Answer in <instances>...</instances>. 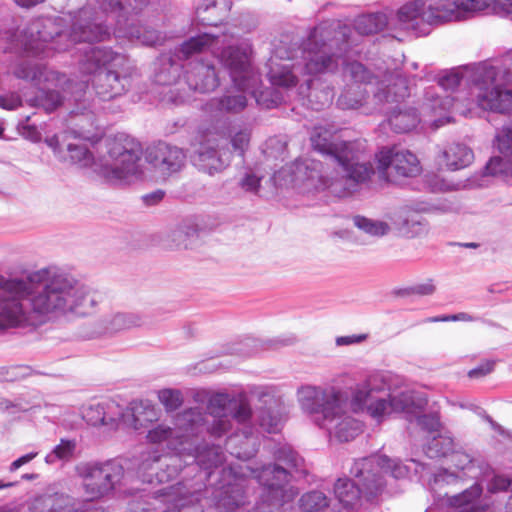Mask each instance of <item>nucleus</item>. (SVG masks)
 <instances>
[{
    "instance_id": "f257e3e1",
    "label": "nucleus",
    "mask_w": 512,
    "mask_h": 512,
    "mask_svg": "<svg viewBox=\"0 0 512 512\" xmlns=\"http://www.w3.org/2000/svg\"><path fill=\"white\" fill-rule=\"evenodd\" d=\"M352 30L347 26L334 27L326 23L316 26L302 44V64H278L270 60L268 77L275 87L291 88L297 84L295 70L303 69L306 74L334 73L339 64L345 68L354 81L337 100L341 109H357L362 106L368 93H373L375 109L386 112L383 106L398 103L409 95L407 79L399 73H389L375 84L367 69L359 62L349 63L346 54L352 47Z\"/></svg>"
},
{
    "instance_id": "f03ea898",
    "label": "nucleus",
    "mask_w": 512,
    "mask_h": 512,
    "mask_svg": "<svg viewBox=\"0 0 512 512\" xmlns=\"http://www.w3.org/2000/svg\"><path fill=\"white\" fill-rule=\"evenodd\" d=\"M100 11L90 5L80 9L74 16L69 15L70 27L62 29L64 18L35 19L25 28L15 32L6 31L2 38L6 40V50L23 53L27 57L45 58L55 51H65L70 44L77 42H102L110 38L108 19L114 18V34L118 38H127L131 42L153 46L160 42L159 33L150 28L135 26L129 18L130 11L137 14L147 0H97Z\"/></svg>"
},
{
    "instance_id": "7ed1b4c3",
    "label": "nucleus",
    "mask_w": 512,
    "mask_h": 512,
    "mask_svg": "<svg viewBox=\"0 0 512 512\" xmlns=\"http://www.w3.org/2000/svg\"><path fill=\"white\" fill-rule=\"evenodd\" d=\"M98 297L86 285L56 268L35 271L25 279H0V328L38 326L73 313L89 314Z\"/></svg>"
},
{
    "instance_id": "20e7f679",
    "label": "nucleus",
    "mask_w": 512,
    "mask_h": 512,
    "mask_svg": "<svg viewBox=\"0 0 512 512\" xmlns=\"http://www.w3.org/2000/svg\"><path fill=\"white\" fill-rule=\"evenodd\" d=\"M234 35L227 31L221 33L205 32L196 37H191L184 42L177 54L179 59H188L194 53L210 49L213 53L223 48L218 57L221 64L229 71L235 88L238 90L227 91L222 97L211 99L206 104L208 112H220L236 114L243 111L247 106L245 92H250L257 103L265 108H272L283 101V97L272 88L257 91L255 86L259 77L251 64L252 49L248 43H241L233 46Z\"/></svg>"
},
{
    "instance_id": "39448f33",
    "label": "nucleus",
    "mask_w": 512,
    "mask_h": 512,
    "mask_svg": "<svg viewBox=\"0 0 512 512\" xmlns=\"http://www.w3.org/2000/svg\"><path fill=\"white\" fill-rule=\"evenodd\" d=\"M314 150L329 157L335 176L323 171L320 161L305 159L296 163V178L309 182L315 189L332 187L335 182L346 180L354 183L368 181L374 174L372 163L366 158L364 144L360 141H343L333 126L317 125L310 136Z\"/></svg>"
},
{
    "instance_id": "423d86ee",
    "label": "nucleus",
    "mask_w": 512,
    "mask_h": 512,
    "mask_svg": "<svg viewBox=\"0 0 512 512\" xmlns=\"http://www.w3.org/2000/svg\"><path fill=\"white\" fill-rule=\"evenodd\" d=\"M297 397L317 425L339 441H350L362 432V424L345 411L347 397L342 391L306 385L298 389Z\"/></svg>"
},
{
    "instance_id": "0eeeda50",
    "label": "nucleus",
    "mask_w": 512,
    "mask_h": 512,
    "mask_svg": "<svg viewBox=\"0 0 512 512\" xmlns=\"http://www.w3.org/2000/svg\"><path fill=\"white\" fill-rule=\"evenodd\" d=\"M390 376L383 373L370 375L352 392L351 406L355 411H366L377 422L392 413L412 412L414 396L410 391H391Z\"/></svg>"
},
{
    "instance_id": "6e6552de",
    "label": "nucleus",
    "mask_w": 512,
    "mask_h": 512,
    "mask_svg": "<svg viewBox=\"0 0 512 512\" xmlns=\"http://www.w3.org/2000/svg\"><path fill=\"white\" fill-rule=\"evenodd\" d=\"M125 55L107 47H89L79 62L83 73L93 74V87L103 100L123 95L130 84Z\"/></svg>"
},
{
    "instance_id": "1a4fd4ad",
    "label": "nucleus",
    "mask_w": 512,
    "mask_h": 512,
    "mask_svg": "<svg viewBox=\"0 0 512 512\" xmlns=\"http://www.w3.org/2000/svg\"><path fill=\"white\" fill-rule=\"evenodd\" d=\"M501 6L500 0H415L400 8L398 18L406 28H414L419 21L438 24L458 19L461 12L489 9L500 14Z\"/></svg>"
},
{
    "instance_id": "9d476101",
    "label": "nucleus",
    "mask_w": 512,
    "mask_h": 512,
    "mask_svg": "<svg viewBox=\"0 0 512 512\" xmlns=\"http://www.w3.org/2000/svg\"><path fill=\"white\" fill-rule=\"evenodd\" d=\"M106 152L97 159L95 173L111 184H128L142 177L141 148L134 139L119 134L105 141Z\"/></svg>"
},
{
    "instance_id": "9b49d317",
    "label": "nucleus",
    "mask_w": 512,
    "mask_h": 512,
    "mask_svg": "<svg viewBox=\"0 0 512 512\" xmlns=\"http://www.w3.org/2000/svg\"><path fill=\"white\" fill-rule=\"evenodd\" d=\"M476 99L480 108L502 114L512 112V51L500 65H479L474 71Z\"/></svg>"
},
{
    "instance_id": "f8f14e48",
    "label": "nucleus",
    "mask_w": 512,
    "mask_h": 512,
    "mask_svg": "<svg viewBox=\"0 0 512 512\" xmlns=\"http://www.w3.org/2000/svg\"><path fill=\"white\" fill-rule=\"evenodd\" d=\"M86 502L112 497L125 477L124 467L115 460L82 462L75 466Z\"/></svg>"
},
{
    "instance_id": "ddd939ff",
    "label": "nucleus",
    "mask_w": 512,
    "mask_h": 512,
    "mask_svg": "<svg viewBox=\"0 0 512 512\" xmlns=\"http://www.w3.org/2000/svg\"><path fill=\"white\" fill-rule=\"evenodd\" d=\"M373 463V459L355 461L351 468L355 480L338 479L335 483V496L344 507L356 508L361 506L363 498L371 502L382 493V482L378 479L377 484L373 485L370 479Z\"/></svg>"
},
{
    "instance_id": "4468645a",
    "label": "nucleus",
    "mask_w": 512,
    "mask_h": 512,
    "mask_svg": "<svg viewBox=\"0 0 512 512\" xmlns=\"http://www.w3.org/2000/svg\"><path fill=\"white\" fill-rule=\"evenodd\" d=\"M207 410L212 422L207 431L220 437L232 428V421L245 424L252 416L249 403L245 399H231L228 394L217 393L210 397Z\"/></svg>"
},
{
    "instance_id": "2eb2a0df",
    "label": "nucleus",
    "mask_w": 512,
    "mask_h": 512,
    "mask_svg": "<svg viewBox=\"0 0 512 512\" xmlns=\"http://www.w3.org/2000/svg\"><path fill=\"white\" fill-rule=\"evenodd\" d=\"M208 423L199 409H189L177 418V425L184 433L165 424H159L149 430L147 438L152 443L167 442L169 449L178 453L186 450L184 445L189 442L190 436L200 431V427Z\"/></svg>"
},
{
    "instance_id": "dca6fc26",
    "label": "nucleus",
    "mask_w": 512,
    "mask_h": 512,
    "mask_svg": "<svg viewBox=\"0 0 512 512\" xmlns=\"http://www.w3.org/2000/svg\"><path fill=\"white\" fill-rule=\"evenodd\" d=\"M252 473L263 486V501L269 506H282L298 495V490L288 485L289 472L282 466L269 464L260 470H253Z\"/></svg>"
},
{
    "instance_id": "f3484780",
    "label": "nucleus",
    "mask_w": 512,
    "mask_h": 512,
    "mask_svg": "<svg viewBox=\"0 0 512 512\" xmlns=\"http://www.w3.org/2000/svg\"><path fill=\"white\" fill-rule=\"evenodd\" d=\"M376 161L379 178L387 182L395 183L401 178L415 177L421 170L416 155L408 150L383 148L376 154Z\"/></svg>"
},
{
    "instance_id": "a211bd4d",
    "label": "nucleus",
    "mask_w": 512,
    "mask_h": 512,
    "mask_svg": "<svg viewBox=\"0 0 512 512\" xmlns=\"http://www.w3.org/2000/svg\"><path fill=\"white\" fill-rule=\"evenodd\" d=\"M461 110L458 108V102L449 95L441 96L436 92V88H427L425 100L421 106L423 122L437 129L451 121L449 113Z\"/></svg>"
},
{
    "instance_id": "6ab92c4d",
    "label": "nucleus",
    "mask_w": 512,
    "mask_h": 512,
    "mask_svg": "<svg viewBox=\"0 0 512 512\" xmlns=\"http://www.w3.org/2000/svg\"><path fill=\"white\" fill-rule=\"evenodd\" d=\"M146 160L162 175H171L184 167L186 154L177 146L159 142L147 148Z\"/></svg>"
},
{
    "instance_id": "aec40b11",
    "label": "nucleus",
    "mask_w": 512,
    "mask_h": 512,
    "mask_svg": "<svg viewBox=\"0 0 512 512\" xmlns=\"http://www.w3.org/2000/svg\"><path fill=\"white\" fill-rule=\"evenodd\" d=\"M495 145L501 156L490 159L485 166V174L512 177V123L497 131Z\"/></svg>"
},
{
    "instance_id": "412c9836",
    "label": "nucleus",
    "mask_w": 512,
    "mask_h": 512,
    "mask_svg": "<svg viewBox=\"0 0 512 512\" xmlns=\"http://www.w3.org/2000/svg\"><path fill=\"white\" fill-rule=\"evenodd\" d=\"M161 496L170 505L164 512H203L198 505L199 493L190 491L183 483L163 488Z\"/></svg>"
},
{
    "instance_id": "4be33fe9",
    "label": "nucleus",
    "mask_w": 512,
    "mask_h": 512,
    "mask_svg": "<svg viewBox=\"0 0 512 512\" xmlns=\"http://www.w3.org/2000/svg\"><path fill=\"white\" fill-rule=\"evenodd\" d=\"M211 135L212 133L207 131L200 136L199 147L196 149L194 156L195 164L209 175L222 171L227 165L219 156L218 143Z\"/></svg>"
},
{
    "instance_id": "5701e85b",
    "label": "nucleus",
    "mask_w": 512,
    "mask_h": 512,
    "mask_svg": "<svg viewBox=\"0 0 512 512\" xmlns=\"http://www.w3.org/2000/svg\"><path fill=\"white\" fill-rule=\"evenodd\" d=\"M190 66L186 72V82L192 90L207 93L218 87L219 79L213 65L197 61L190 63Z\"/></svg>"
},
{
    "instance_id": "b1692460",
    "label": "nucleus",
    "mask_w": 512,
    "mask_h": 512,
    "mask_svg": "<svg viewBox=\"0 0 512 512\" xmlns=\"http://www.w3.org/2000/svg\"><path fill=\"white\" fill-rule=\"evenodd\" d=\"M123 416V407L114 400L91 404L83 411V418L91 425H114Z\"/></svg>"
},
{
    "instance_id": "393cba45",
    "label": "nucleus",
    "mask_w": 512,
    "mask_h": 512,
    "mask_svg": "<svg viewBox=\"0 0 512 512\" xmlns=\"http://www.w3.org/2000/svg\"><path fill=\"white\" fill-rule=\"evenodd\" d=\"M368 459L374 460L373 472L370 474L373 485L377 484L379 479L384 486V474H390L395 479H401L408 475V468L398 460L390 459L387 456H373Z\"/></svg>"
},
{
    "instance_id": "a878e982",
    "label": "nucleus",
    "mask_w": 512,
    "mask_h": 512,
    "mask_svg": "<svg viewBox=\"0 0 512 512\" xmlns=\"http://www.w3.org/2000/svg\"><path fill=\"white\" fill-rule=\"evenodd\" d=\"M158 419L157 411L153 406L144 405L142 403L133 405L130 409L123 408L122 420L127 426L135 430L148 427V424Z\"/></svg>"
},
{
    "instance_id": "bb28decb",
    "label": "nucleus",
    "mask_w": 512,
    "mask_h": 512,
    "mask_svg": "<svg viewBox=\"0 0 512 512\" xmlns=\"http://www.w3.org/2000/svg\"><path fill=\"white\" fill-rule=\"evenodd\" d=\"M253 394L258 398V400L263 403L265 406H269L267 411H262L260 415L257 417V421L260 427L263 428L264 431L268 433H273L277 431L279 419L272 415L271 408L273 405H276L277 400L274 395V390L269 387H259L255 389Z\"/></svg>"
},
{
    "instance_id": "cd10ccee",
    "label": "nucleus",
    "mask_w": 512,
    "mask_h": 512,
    "mask_svg": "<svg viewBox=\"0 0 512 512\" xmlns=\"http://www.w3.org/2000/svg\"><path fill=\"white\" fill-rule=\"evenodd\" d=\"M482 494V487L474 484L462 493L447 496L446 503L458 512H479L478 500Z\"/></svg>"
},
{
    "instance_id": "c85d7f7f",
    "label": "nucleus",
    "mask_w": 512,
    "mask_h": 512,
    "mask_svg": "<svg viewBox=\"0 0 512 512\" xmlns=\"http://www.w3.org/2000/svg\"><path fill=\"white\" fill-rule=\"evenodd\" d=\"M445 165L451 170H458L468 166L474 158L472 150L464 144L453 143L443 152Z\"/></svg>"
},
{
    "instance_id": "c756f323",
    "label": "nucleus",
    "mask_w": 512,
    "mask_h": 512,
    "mask_svg": "<svg viewBox=\"0 0 512 512\" xmlns=\"http://www.w3.org/2000/svg\"><path fill=\"white\" fill-rule=\"evenodd\" d=\"M413 108L399 109L391 112L388 118L390 127L397 133H406L414 129L422 120Z\"/></svg>"
},
{
    "instance_id": "7c9ffc66",
    "label": "nucleus",
    "mask_w": 512,
    "mask_h": 512,
    "mask_svg": "<svg viewBox=\"0 0 512 512\" xmlns=\"http://www.w3.org/2000/svg\"><path fill=\"white\" fill-rule=\"evenodd\" d=\"M143 317L137 313L118 312L105 319L107 332H118L124 329L139 327L143 324Z\"/></svg>"
},
{
    "instance_id": "2f4dec72",
    "label": "nucleus",
    "mask_w": 512,
    "mask_h": 512,
    "mask_svg": "<svg viewBox=\"0 0 512 512\" xmlns=\"http://www.w3.org/2000/svg\"><path fill=\"white\" fill-rule=\"evenodd\" d=\"M355 31L360 35L374 34L382 31L387 25V17L382 13L359 16L355 20Z\"/></svg>"
},
{
    "instance_id": "473e14b6",
    "label": "nucleus",
    "mask_w": 512,
    "mask_h": 512,
    "mask_svg": "<svg viewBox=\"0 0 512 512\" xmlns=\"http://www.w3.org/2000/svg\"><path fill=\"white\" fill-rule=\"evenodd\" d=\"M65 154L67 157L65 162L82 168L93 166L95 169V163H97V160L94 159L92 153L85 144L69 143L67 144Z\"/></svg>"
},
{
    "instance_id": "72a5a7b5",
    "label": "nucleus",
    "mask_w": 512,
    "mask_h": 512,
    "mask_svg": "<svg viewBox=\"0 0 512 512\" xmlns=\"http://www.w3.org/2000/svg\"><path fill=\"white\" fill-rule=\"evenodd\" d=\"M223 488L224 491L217 502L219 508L233 510L245 504V493L239 484H229Z\"/></svg>"
},
{
    "instance_id": "f704fd0d",
    "label": "nucleus",
    "mask_w": 512,
    "mask_h": 512,
    "mask_svg": "<svg viewBox=\"0 0 512 512\" xmlns=\"http://www.w3.org/2000/svg\"><path fill=\"white\" fill-rule=\"evenodd\" d=\"M327 496L319 490H313L303 494L299 499V508L303 512H319L328 507Z\"/></svg>"
},
{
    "instance_id": "c9c22d12",
    "label": "nucleus",
    "mask_w": 512,
    "mask_h": 512,
    "mask_svg": "<svg viewBox=\"0 0 512 512\" xmlns=\"http://www.w3.org/2000/svg\"><path fill=\"white\" fill-rule=\"evenodd\" d=\"M454 440L449 435L433 437L427 444L426 453L430 458L445 457L454 452Z\"/></svg>"
},
{
    "instance_id": "e433bc0d",
    "label": "nucleus",
    "mask_w": 512,
    "mask_h": 512,
    "mask_svg": "<svg viewBox=\"0 0 512 512\" xmlns=\"http://www.w3.org/2000/svg\"><path fill=\"white\" fill-rule=\"evenodd\" d=\"M44 502L49 506V512H78L80 509V502L65 494L49 496L45 498Z\"/></svg>"
},
{
    "instance_id": "4c0bfd02",
    "label": "nucleus",
    "mask_w": 512,
    "mask_h": 512,
    "mask_svg": "<svg viewBox=\"0 0 512 512\" xmlns=\"http://www.w3.org/2000/svg\"><path fill=\"white\" fill-rule=\"evenodd\" d=\"M195 460L198 465L204 469H211L212 467L221 465L225 460V456L220 447L212 446L204 451H198V449H196Z\"/></svg>"
},
{
    "instance_id": "58836bf2",
    "label": "nucleus",
    "mask_w": 512,
    "mask_h": 512,
    "mask_svg": "<svg viewBox=\"0 0 512 512\" xmlns=\"http://www.w3.org/2000/svg\"><path fill=\"white\" fill-rule=\"evenodd\" d=\"M75 450V440L61 439L60 443L46 455L45 462L48 464H54L58 460L69 461L73 458Z\"/></svg>"
},
{
    "instance_id": "ea45409f",
    "label": "nucleus",
    "mask_w": 512,
    "mask_h": 512,
    "mask_svg": "<svg viewBox=\"0 0 512 512\" xmlns=\"http://www.w3.org/2000/svg\"><path fill=\"white\" fill-rule=\"evenodd\" d=\"M354 224L360 230L371 236H384L390 230L386 222L369 219L363 216L354 217Z\"/></svg>"
},
{
    "instance_id": "a19ab883",
    "label": "nucleus",
    "mask_w": 512,
    "mask_h": 512,
    "mask_svg": "<svg viewBox=\"0 0 512 512\" xmlns=\"http://www.w3.org/2000/svg\"><path fill=\"white\" fill-rule=\"evenodd\" d=\"M45 66L42 64H31L28 61L19 63L13 73L17 78L40 82L44 74Z\"/></svg>"
},
{
    "instance_id": "79ce46f5",
    "label": "nucleus",
    "mask_w": 512,
    "mask_h": 512,
    "mask_svg": "<svg viewBox=\"0 0 512 512\" xmlns=\"http://www.w3.org/2000/svg\"><path fill=\"white\" fill-rule=\"evenodd\" d=\"M62 102L59 92L54 90H41L33 100L32 105L42 107L47 112L54 111Z\"/></svg>"
},
{
    "instance_id": "37998d69",
    "label": "nucleus",
    "mask_w": 512,
    "mask_h": 512,
    "mask_svg": "<svg viewBox=\"0 0 512 512\" xmlns=\"http://www.w3.org/2000/svg\"><path fill=\"white\" fill-rule=\"evenodd\" d=\"M277 461L286 464L289 468L299 470L303 464V459L290 446L280 447L276 453Z\"/></svg>"
},
{
    "instance_id": "c03bdc74",
    "label": "nucleus",
    "mask_w": 512,
    "mask_h": 512,
    "mask_svg": "<svg viewBox=\"0 0 512 512\" xmlns=\"http://www.w3.org/2000/svg\"><path fill=\"white\" fill-rule=\"evenodd\" d=\"M158 398L167 411H174L178 409L183 402L181 392L175 389L160 390Z\"/></svg>"
},
{
    "instance_id": "a18cd8bd",
    "label": "nucleus",
    "mask_w": 512,
    "mask_h": 512,
    "mask_svg": "<svg viewBox=\"0 0 512 512\" xmlns=\"http://www.w3.org/2000/svg\"><path fill=\"white\" fill-rule=\"evenodd\" d=\"M159 457H155L153 459V462L150 463L148 461H144L140 467H139V473H140V477L142 478V481L143 482H147V483H154L155 481L157 482H164L165 481V475L164 473H154V471L156 470L155 467H154V464L156 462H159Z\"/></svg>"
},
{
    "instance_id": "49530a36",
    "label": "nucleus",
    "mask_w": 512,
    "mask_h": 512,
    "mask_svg": "<svg viewBox=\"0 0 512 512\" xmlns=\"http://www.w3.org/2000/svg\"><path fill=\"white\" fill-rule=\"evenodd\" d=\"M401 229L408 237H415L425 231L422 219L417 215H410L402 218Z\"/></svg>"
},
{
    "instance_id": "de8ad7c7",
    "label": "nucleus",
    "mask_w": 512,
    "mask_h": 512,
    "mask_svg": "<svg viewBox=\"0 0 512 512\" xmlns=\"http://www.w3.org/2000/svg\"><path fill=\"white\" fill-rule=\"evenodd\" d=\"M333 96L334 94L331 89H326L322 91L311 89V91L308 94V100L313 109L320 110L323 107L328 106L332 102Z\"/></svg>"
},
{
    "instance_id": "09e8293b",
    "label": "nucleus",
    "mask_w": 512,
    "mask_h": 512,
    "mask_svg": "<svg viewBox=\"0 0 512 512\" xmlns=\"http://www.w3.org/2000/svg\"><path fill=\"white\" fill-rule=\"evenodd\" d=\"M231 144L234 150L239 151L240 154H243L244 151L248 148L251 131L247 127H242L237 130H233L230 134Z\"/></svg>"
},
{
    "instance_id": "8fccbe9b",
    "label": "nucleus",
    "mask_w": 512,
    "mask_h": 512,
    "mask_svg": "<svg viewBox=\"0 0 512 512\" xmlns=\"http://www.w3.org/2000/svg\"><path fill=\"white\" fill-rule=\"evenodd\" d=\"M415 421L418 426L429 433L437 432L441 427L439 416L436 413L416 415Z\"/></svg>"
},
{
    "instance_id": "3c124183",
    "label": "nucleus",
    "mask_w": 512,
    "mask_h": 512,
    "mask_svg": "<svg viewBox=\"0 0 512 512\" xmlns=\"http://www.w3.org/2000/svg\"><path fill=\"white\" fill-rule=\"evenodd\" d=\"M461 82V76L456 71H451L441 76L438 81V86H432L431 88H436V92L441 88L445 91L454 90Z\"/></svg>"
},
{
    "instance_id": "603ef678",
    "label": "nucleus",
    "mask_w": 512,
    "mask_h": 512,
    "mask_svg": "<svg viewBox=\"0 0 512 512\" xmlns=\"http://www.w3.org/2000/svg\"><path fill=\"white\" fill-rule=\"evenodd\" d=\"M239 436L238 435H232L228 438L226 446L227 449L230 451V453L234 456H236L239 459H248L254 454V449L248 450V449H242L237 448L236 443L238 441Z\"/></svg>"
},
{
    "instance_id": "864d4df0",
    "label": "nucleus",
    "mask_w": 512,
    "mask_h": 512,
    "mask_svg": "<svg viewBox=\"0 0 512 512\" xmlns=\"http://www.w3.org/2000/svg\"><path fill=\"white\" fill-rule=\"evenodd\" d=\"M22 106V99L15 92L0 95V107L6 110H15Z\"/></svg>"
},
{
    "instance_id": "5fc2aeb1",
    "label": "nucleus",
    "mask_w": 512,
    "mask_h": 512,
    "mask_svg": "<svg viewBox=\"0 0 512 512\" xmlns=\"http://www.w3.org/2000/svg\"><path fill=\"white\" fill-rule=\"evenodd\" d=\"M512 489V481L507 477L496 475L490 481L488 490L492 493Z\"/></svg>"
},
{
    "instance_id": "6e6d98bb",
    "label": "nucleus",
    "mask_w": 512,
    "mask_h": 512,
    "mask_svg": "<svg viewBox=\"0 0 512 512\" xmlns=\"http://www.w3.org/2000/svg\"><path fill=\"white\" fill-rule=\"evenodd\" d=\"M494 361L487 360L483 363H481L478 367L470 370L468 372V377L473 379H478L485 377L486 375L490 374L494 370Z\"/></svg>"
},
{
    "instance_id": "4d7b16f0",
    "label": "nucleus",
    "mask_w": 512,
    "mask_h": 512,
    "mask_svg": "<svg viewBox=\"0 0 512 512\" xmlns=\"http://www.w3.org/2000/svg\"><path fill=\"white\" fill-rule=\"evenodd\" d=\"M474 318L467 314V313H458L454 315H443V316H436V317H430L425 320V322H449V321H473Z\"/></svg>"
},
{
    "instance_id": "13d9d810",
    "label": "nucleus",
    "mask_w": 512,
    "mask_h": 512,
    "mask_svg": "<svg viewBox=\"0 0 512 512\" xmlns=\"http://www.w3.org/2000/svg\"><path fill=\"white\" fill-rule=\"evenodd\" d=\"M45 143L48 147H50L54 153V155L60 160V161H66L67 157L65 154V151L61 149L60 147V138L58 135H53L50 137L45 138Z\"/></svg>"
},
{
    "instance_id": "bf43d9fd",
    "label": "nucleus",
    "mask_w": 512,
    "mask_h": 512,
    "mask_svg": "<svg viewBox=\"0 0 512 512\" xmlns=\"http://www.w3.org/2000/svg\"><path fill=\"white\" fill-rule=\"evenodd\" d=\"M242 189L248 192H256L260 186V178L254 174H246L240 182Z\"/></svg>"
},
{
    "instance_id": "052dcab7",
    "label": "nucleus",
    "mask_w": 512,
    "mask_h": 512,
    "mask_svg": "<svg viewBox=\"0 0 512 512\" xmlns=\"http://www.w3.org/2000/svg\"><path fill=\"white\" fill-rule=\"evenodd\" d=\"M22 137L32 142H38L41 139V134L35 126L24 124L19 128Z\"/></svg>"
},
{
    "instance_id": "680f3d73",
    "label": "nucleus",
    "mask_w": 512,
    "mask_h": 512,
    "mask_svg": "<svg viewBox=\"0 0 512 512\" xmlns=\"http://www.w3.org/2000/svg\"><path fill=\"white\" fill-rule=\"evenodd\" d=\"M452 462L458 469L461 470L467 469L472 464L470 456L462 452H453Z\"/></svg>"
},
{
    "instance_id": "e2e57ef3",
    "label": "nucleus",
    "mask_w": 512,
    "mask_h": 512,
    "mask_svg": "<svg viewBox=\"0 0 512 512\" xmlns=\"http://www.w3.org/2000/svg\"><path fill=\"white\" fill-rule=\"evenodd\" d=\"M460 478V476L448 472L447 470L440 471L434 476V482L435 484H452L457 482V480Z\"/></svg>"
},
{
    "instance_id": "0e129e2a",
    "label": "nucleus",
    "mask_w": 512,
    "mask_h": 512,
    "mask_svg": "<svg viewBox=\"0 0 512 512\" xmlns=\"http://www.w3.org/2000/svg\"><path fill=\"white\" fill-rule=\"evenodd\" d=\"M412 293L418 294V295H431L435 291V286L432 283L431 280L417 284L411 288Z\"/></svg>"
},
{
    "instance_id": "69168bd1",
    "label": "nucleus",
    "mask_w": 512,
    "mask_h": 512,
    "mask_svg": "<svg viewBox=\"0 0 512 512\" xmlns=\"http://www.w3.org/2000/svg\"><path fill=\"white\" fill-rule=\"evenodd\" d=\"M38 455L37 452H31L26 455L21 456L20 458L13 461L10 465V471H16L19 469L22 465L29 463L31 460H33Z\"/></svg>"
},
{
    "instance_id": "338daca9",
    "label": "nucleus",
    "mask_w": 512,
    "mask_h": 512,
    "mask_svg": "<svg viewBox=\"0 0 512 512\" xmlns=\"http://www.w3.org/2000/svg\"><path fill=\"white\" fill-rule=\"evenodd\" d=\"M163 197H164V192L158 190L156 192H153V193L145 195L143 197V199H144L146 204L153 205V204H156L159 201H161L163 199Z\"/></svg>"
},
{
    "instance_id": "774afa93",
    "label": "nucleus",
    "mask_w": 512,
    "mask_h": 512,
    "mask_svg": "<svg viewBox=\"0 0 512 512\" xmlns=\"http://www.w3.org/2000/svg\"><path fill=\"white\" fill-rule=\"evenodd\" d=\"M362 337H355V336H344V337H338L336 339L337 345H349L352 343L360 342Z\"/></svg>"
}]
</instances>
